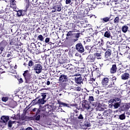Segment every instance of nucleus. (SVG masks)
<instances>
[{"label": "nucleus", "mask_w": 130, "mask_h": 130, "mask_svg": "<svg viewBox=\"0 0 130 130\" xmlns=\"http://www.w3.org/2000/svg\"><path fill=\"white\" fill-rule=\"evenodd\" d=\"M93 4H95V5H99L100 4V0H92Z\"/></svg>", "instance_id": "39"}, {"label": "nucleus", "mask_w": 130, "mask_h": 130, "mask_svg": "<svg viewBox=\"0 0 130 130\" xmlns=\"http://www.w3.org/2000/svg\"><path fill=\"white\" fill-rule=\"evenodd\" d=\"M117 76H120L121 74V69H119L118 71H117Z\"/></svg>", "instance_id": "43"}, {"label": "nucleus", "mask_w": 130, "mask_h": 130, "mask_svg": "<svg viewBox=\"0 0 130 130\" xmlns=\"http://www.w3.org/2000/svg\"><path fill=\"white\" fill-rule=\"evenodd\" d=\"M104 37L106 38H111L112 39V37L111 36V34L110 33V31L108 30L106 31L104 35Z\"/></svg>", "instance_id": "18"}, {"label": "nucleus", "mask_w": 130, "mask_h": 130, "mask_svg": "<svg viewBox=\"0 0 130 130\" xmlns=\"http://www.w3.org/2000/svg\"><path fill=\"white\" fill-rule=\"evenodd\" d=\"M114 87V82H111L110 84L108 85V88H112Z\"/></svg>", "instance_id": "33"}, {"label": "nucleus", "mask_w": 130, "mask_h": 130, "mask_svg": "<svg viewBox=\"0 0 130 130\" xmlns=\"http://www.w3.org/2000/svg\"><path fill=\"white\" fill-rule=\"evenodd\" d=\"M97 118L98 119H104V118L103 117V114H101L100 113L98 114V115L97 116Z\"/></svg>", "instance_id": "30"}, {"label": "nucleus", "mask_w": 130, "mask_h": 130, "mask_svg": "<svg viewBox=\"0 0 130 130\" xmlns=\"http://www.w3.org/2000/svg\"><path fill=\"white\" fill-rule=\"evenodd\" d=\"M26 10H18L17 13L18 17H21V16H25L26 15Z\"/></svg>", "instance_id": "14"}, {"label": "nucleus", "mask_w": 130, "mask_h": 130, "mask_svg": "<svg viewBox=\"0 0 130 130\" xmlns=\"http://www.w3.org/2000/svg\"><path fill=\"white\" fill-rule=\"evenodd\" d=\"M85 126H87V127H90V126H91V124L90 123H86L85 124Z\"/></svg>", "instance_id": "47"}, {"label": "nucleus", "mask_w": 130, "mask_h": 130, "mask_svg": "<svg viewBox=\"0 0 130 130\" xmlns=\"http://www.w3.org/2000/svg\"><path fill=\"white\" fill-rule=\"evenodd\" d=\"M110 101L111 103L112 107H113L114 109H117L120 106V104H121V100L118 98L111 99Z\"/></svg>", "instance_id": "2"}, {"label": "nucleus", "mask_w": 130, "mask_h": 130, "mask_svg": "<svg viewBox=\"0 0 130 130\" xmlns=\"http://www.w3.org/2000/svg\"><path fill=\"white\" fill-rule=\"evenodd\" d=\"M41 107H39V108H35L32 110V112H34L35 113H36L35 116H37V115H38V114H40V112L41 111V110L40 109Z\"/></svg>", "instance_id": "16"}, {"label": "nucleus", "mask_w": 130, "mask_h": 130, "mask_svg": "<svg viewBox=\"0 0 130 130\" xmlns=\"http://www.w3.org/2000/svg\"><path fill=\"white\" fill-rule=\"evenodd\" d=\"M81 34V33H77L75 34V38H80V35Z\"/></svg>", "instance_id": "44"}, {"label": "nucleus", "mask_w": 130, "mask_h": 130, "mask_svg": "<svg viewBox=\"0 0 130 130\" xmlns=\"http://www.w3.org/2000/svg\"><path fill=\"white\" fill-rule=\"evenodd\" d=\"M1 122L2 123H4V124H7V122L10 120V117L9 116H2L1 117Z\"/></svg>", "instance_id": "8"}, {"label": "nucleus", "mask_w": 130, "mask_h": 130, "mask_svg": "<svg viewBox=\"0 0 130 130\" xmlns=\"http://www.w3.org/2000/svg\"><path fill=\"white\" fill-rule=\"evenodd\" d=\"M19 83H20V84H22V83H23V82H24V81L23 80V79L22 78H20L19 80Z\"/></svg>", "instance_id": "50"}, {"label": "nucleus", "mask_w": 130, "mask_h": 130, "mask_svg": "<svg viewBox=\"0 0 130 130\" xmlns=\"http://www.w3.org/2000/svg\"><path fill=\"white\" fill-rule=\"evenodd\" d=\"M11 56V53L8 52L7 54V57H10Z\"/></svg>", "instance_id": "54"}, {"label": "nucleus", "mask_w": 130, "mask_h": 130, "mask_svg": "<svg viewBox=\"0 0 130 130\" xmlns=\"http://www.w3.org/2000/svg\"><path fill=\"white\" fill-rule=\"evenodd\" d=\"M111 18V16H109L108 17L102 18L101 20H103V23H107V22H109Z\"/></svg>", "instance_id": "21"}, {"label": "nucleus", "mask_w": 130, "mask_h": 130, "mask_svg": "<svg viewBox=\"0 0 130 130\" xmlns=\"http://www.w3.org/2000/svg\"><path fill=\"white\" fill-rule=\"evenodd\" d=\"M111 113H112V111L110 109L105 111L103 114L104 119H107V120L110 119V118H111V117L110 116Z\"/></svg>", "instance_id": "5"}, {"label": "nucleus", "mask_w": 130, "mask_h": 130, "mask_svg": "<svg viewBox=\"0 0 130 130\" xmlns=\"http://www.w3.org/2000/svg\"><path fill=\"white\" fill-rule=\"evenodd\" d=\"M95 56H93V55L92 54L89 55L87 58V60L88 62H93L95 61Z\"/></svg>", "instance_id": "11"}, {"label": "nucleus", "mask_w": 130, "mask_h": 130, "mask_svg": "<svg viewBox=\"0 0 130 130\" xmlns=\"http://www.w3.org/2000/svg\"><path fill=\"white\" fill-rule=\"evenodd\" d=\"M75 47L76 50L79 53H83V52L85 51V48H84V46H83V44H81V43H77Z\"/></svg>", "instance_id": "6"}, {"label": "nucleus", "mask_w": 130, "mask_h": 130, "mask_svg": "<svg viewBox=\"0 0 130 130\" xmlns=\"http://www.w3.org/2000/svg\"><path fill=\"white\" fill-rule=\"evenodd\" d=\"M62 9V5H61V4H56L53 7V10L52 11V13H55V12H60Z\"/></svg>", "instance_id": "7"}, {"label": "nucleus", "mask_w": 130, "mask_h": 130, "mask_svg": "<svg viewBox=\"0 0 130 130\" xmlns=\"http://www.w3.org/2000/svg\"><path fill=\"white\" fill-rule=\"evenodd\" d=\"M78 119H79V120L81 121L83 120V119H84V117H83V115H82V114H80L78 117H77Z\"/></svg>", "instance_id": "34"}, {"label": "nucleus", "mask_w": 130, "mask_h": 130, "mask_svg": "<svg viewBox=\"0 0 130 130\" xmlns=\"http://www.w3.org/2000/svg\"><path fill=\"white\" fill-rule=\"evenodd\" d=\"M128 30V26L124 25L122 27V31L123 33H126V31Z\"/></svg>", "instance_id": "25"}, {"label": "nucleus", "mask_w": 130, "mask_h": 130, "mask_svg": "<svg viewBox=\"0 0 130 130\" xmlns=\"http://www.w3.org/2000/svg\"><path fill=\"white\" fill-rule=\"evenodd\" d=\"M57 103L59 104V107H68L70 108V105L66 103L62 102L60 101H57Z\"/></svg>", "instance_id": "12"}, {"label": "nucleus", "mask_w": 130, "mask_h": 130, "mask_svg": "<svg viewBox=\"0 0 130 130\" xmlns=\"http://www.w3.org/2000/svg\"><path fill=\"white\" fill-rule=\"evenodd\" d=\"M126 83L127 85H130V80H128Z\"/></svg>", "instance_id": "61"}, {"label": "nucleus", "mask_w": 130, "mask_h": 130, "mask_svg": "<svg viewBox=\"0 0 130 130\" xmlns=\"http://www.w3.org/2000/svg\"><path fill=\"white\" fill-rule=\"evenodd\" d=\"M92 106H93V107L91 108V109H92V110H93V109L95 108V107H96V106H97V104H96V103L92 104Z\"/></svg>", "instance_id": "48"}, {"label": "nucleus", "mask_w": 130, "mask_h": 130, "mask_svg": "<svg viewBox=\"0 0 130 130\" xmlns=\"http://www.w3.org/2000/svg\"><path fill=\"white\" fill-rule=\"evenodd\" d=\"M10 45H14V46H18V42L15 40H11L10 42Z\"/></svg>", "instance_id": "22"}, {"label": "nucleus", "mask_w": 130, "mask_h": 130, "mask_svg": "<svg viewBox=\"0 0 130 130\" xmlns=\"http://www.w3.org/2000/svg\"><path fill=\"white\" fill-rule=\"evenodd\" d=\"M111 50L109 49L107 50L105 53V56L106 58H108L110 57V55H111Z\"/></svg>", "instance_id": "20"}, {"label": "nucleus", "mask_w": 130, "mask_h": 130, "mask_svg": "<svg viewBox=\"0 0 130 130\" xmlns=\"http://www.w3.org/2000/svg\"><path fill=\"white\" fill-rule=\"evenodd\" d=\"M129 78V74L128 73H125L123 74L121 76V79L122 80H128Z\"/></svg>", "instance_id": "15"}, {"label": "nucleus", "mask_w": 130, "mask_h": 130, "mask_svg": "<svg viewBox=\"0 0 130 130\" xmlns=\"http://www.w3.org/2000/svg\"><path fill=\"white\" fill-rule=\"evenodd\" d=\"M31 46H32L33 47H36V45L35 43H33L31 44Z\"/></svg>", "instance_id": "55"}, {"label": "nucleus", "mask_w": 130, "mask_h": 130, "mask_svg": "<svg viewBox=\"0 0 130 130\" xmlns=\"http://www.w3.org/2000/svg\"><path fill=\"white\" fill-rule=\"evenodd\" d=\"M114 23L115 24H117L119 23V17L118 16H117L114 19Z\"/></svg>", "instance_id": "27"}, {"label": "nucleus", "mask_w": 130, "mask_h": 130, "mask_svg": "<svg viewBox=\"0 0 130 130\" xmlns=\"http://www.w3.org/2000/svg\"><path fill=\"white\" fill-rule=\"evenodd\" d=\"M84 108L85 109H87V110H90V111H92V107L90 106V103L87 101V100L84 101Z\"/></svg>", "instance_id": "13"}, {"label": "nucleus", "mask_w": 130, "mask_h": 130, "mask_svg": "<svg viewBox=\"0 0 130 130\" xmlns=\"http://www.w3.org/2000/svg\"><path fill=\"white\" fill-rule=\"evenodd\" d=\"M25 3L26 5L25 6V9L24 10H26V12H27V10H28V9L29 8V5H30V3H29V0H25Z\"/></svg>", "instance_id": "28"}, {"label": "nucleus", "mask_w": 130, "mask_h": 130, "mask_svg": "<svg viewBox=\"0 0 130 130\" xmlns=\"http://www.w3.org/2000/svg\"><path fill=\"white\" fill-rule=\"evenodd\" d=\"M23 76L25 80V83L29 84L32 79V75L30 74L28 70L25 71L23 73Z\"/></svg>", "instance_id": "3"}, {"label": "nucleus", "mask_w": 130, "mask_h": 130, "mask_svg": "<svg viewBox=\"0 0 130 130\" xmlns=\"http://www.w3.org/2000/svg\"><path fill=\"white\" fill-rule=\"evenodd\" d=\"M85 49H87V50H89V46H85Z\"/></svg>", "instance_id": "64"}, {"label": "nucleus", "mask_w": 130, "mask_h": 130, "mask_svg": "<svg viewBox=\"0 0 130 130\" xmlns=\"http://www.w3.org/2000/svg\"><path fill=\"white\" fill-rule=\"evenodd\" d=\"M75 83L78 84V85H81V84H83V78L81 76L79 77H75Z\"/></svg>", "instance_id": "10"}, {"label": "nucleus", "mask_w": 130, "mask_h": 130, "mask_svg": "<svg viewBox=\"0 0 130 130\" xmlns=\"http://www.w3.org/2000/svg\"><path fill=\"white\" fill-rule=\"evenodd\" d=\"M11 8H13V9H16V3L15 2H12L10 5Z\"/></svg>", "instance_id": "32"}, {"label": "nucleus", "mask_w": 130, "mask_h": 130, "mask_svg": "<svg viewBox=\"0 0 130 130\" xmlns=\"http://www.w3.org/2000/svg\"><path fill=\"white\" fill-rule=\"evenodd\" d=\"M81 88L80 87H76V90H77V91H81Z\"/></svg>", "instance_id": "53"}, {"label": "nucleus", "mask_w": 130, "mask_h": 130, "mask_svg": "<svg viewBox=\"0 0 130 130\" xmlns=\"http://www.w3.org/2000/svg\"><path fill=\"white\" fill-rule=\"evenodd\" d=\"M88 101H89L90 103L93 102L94 101V97H93V96H89Z\"/></svg>", "instance_id": "37"}, {"label": "nucleus", "mask_w": 130, "mask_h": 130, "mask_svg": "<svg viewBox=\"0 0 130 130\" xmlns=\"http://www.w3.org/2000/svg\"><path fill=\"white\" fill-rule=\"evenodd\" d=\"M78 40H79L78 38H76V39H74L73 41H74V42H76V41H78Z\"/></svg>", "instance_id": "60"}, {"label": "nucleus", "mask_w": 130, "mask_h": 130, "mask_svg": "<svg viewBox=\"0 0 130 130\" xmlns=\"http://www.w3.org/2000/svg\"><path fill=\"white\" fill-rule=\"evenodd\" d=\"M114 81H116V77H113V78H112V82H114Z\"/></svg>", "instance_id": "57"}, {"label": "nucleus", "mask_w": 130, "mask_h": 130, "mask_svg": "<svg viewBox=\"0 0 130 130\" xmlns=\"http://www.w3.org/2000/svg\"><path fill=\"white\" fill-rule=\"evenodd\" d=\"M13 123H14L13 121H12L11 120L9 121V122L8 123V127H12Z\"/></svg>", "instance_id": "31"}, {"label": "nucleus", "mask_w": 130, "mask_h": 130, "mask_svg": "<svg viewBox=\"0 0 130 130\" xmlns=\"http://www.w3.org/2000/svg\"><path fill=\"white\" fill-rule=\"evenodd\" d=\"M71 2L72 1L71 0H66V5H69L71 4Z\"/></svg>", "instance_id": "49"}, {"label": "nucleus", "mask_w": 130, "mask_h": 130, "mask_svg": "<svg viewBox=\"0 0 130 130\" xmlns=\"http://www.w3.org/2000/svg\"><path fill=\"white\" fill-rule=\"evenodd\" d=\"M20 119H21V120H26L27 118H26V116H25V115H22L21 116Z\"/></svg>", "instance_id": "40"}, {"label": "nucleus", "mask_w": 130, "mask_h": 130, "mask_svg": "<svg viewBox=\"0 0 130 130\" xmlns=\"http://www.w3.org/2000/svg\"><path fill=\"white\" fill-rule=\"evenodd\" d=\"M25 130H33L31 127H28L26 128Z\"/></svg>", "instance_id": "56"}, {"label": "nucleus", "mask_w": 130, "mask_h": 130, "mask_svg": "<svg viewBox=\"0 0 130 130\" xmlns=\"http://www.w3.org/2000/svg\"><path fill=\"white\" fill-rule=\"evenodd\" d=\"M116 71H117L116 64H113L112 68L110 69L111 74H115V73H116Z\"/></svg>", "instance_id": "17"}, {"label": "nucleus", "mask_w": 130, "mask_h": 130, "mask_svg": "<svg viewBox=\"0 0 130 130\" xmlns=\"http://www.w3.org/2000/svg\"><path fill=\"white\" fill-rule=\"evenodd\" d=\"M2 100L3 102H7V101L9 100V98L3 96L2 99Z\"/></svg>", "instance_id": "36"}, {"label": "nucleus", "mask_w": 130, "mask_h": 130, "mask_svg": "<svg viewBox=\"0 0 130 130\" xmlns=\"http://www.w3.org/2000/svg\"><path fill=\"white\" fill-rule=\"evenodd\" d=\"M113 29H114L113 27H109V30H113Z\"/></svg>", "instance_id": "63"}, {"label": "nucleus", "mask_w": 130, "mask_h": 130, "mask_svg": "<svg viewBox=\"0 0 130 130\" xmlns=\"http://www.w3.org/2000/svg\"><path fill=\"white\" fill-rule=\"evenodd\" d=\"M6 46H7V41L3 40L0 43V47H3L4 49L6 48Z\"/></svg>", "instance_id": "24"}, {"label": "nucleus", "mask_w": 130, "mask_h": 130, "mask_svg": "<svg viewBox=\"0 0 130 130\" xmlns=\"http://www.w3.org/2000/svg\"><path fill=\"white\" fill-rule=\"evenodd\" d=\"M50 39L49 38H46L45 42V43H48L49 42Z\"/></svg>", "instance_id": "46"}, {"label": "nucleus", "mask_w": 130, "mask_h": 130, "mask_svg": "<svg viewBox=\"0 0 130 130\" xmlns=\"http://www.w3.org/2000/svg\"><path fill=\"white\" fill-rule=\"evenodd\" d=\"M108 82H109V79L108 78H104L102 81V85L106 86L108 84Z\"/></svg>", "instance_id": "19"}, {"label": "nucleus", "mask_w": 130, "mask_h": 130, "mask_svg": "<svg viewBox=\"0 0 130 130\" xmlns=\"http://www.w3.org/2000/svg\"><path fill=\"white\" fill-rule=\"evenodd\" d=\"M46 97H47V93H41V96L36 98L35 100L32 101V105H36L38 104V105H40V107H41V105H43V104H45V102H46V100H45V99H46Z\"/></svg>", "instance_id": "1"}, {"label": "nucleus", "mask_w": 130, "mask_h": 130, "mask_svg": "<svg viewBox=\"0 0 130 130\" xmlns=\"http://www.w3.org/2000/svg\"><path fill=\"white\" fill-rule=\"evenodd\" d=\"M103 45H104V42L103 41V40H102L100 46H103Z\"/></svg>", "instance_id": "51"}, {"label": "nucleus", "mask_w": 130, "mask_h": 130, "mask_svg": "<svg viewBox=\"0 0 130 130\" xmlns=\"http://www.w3.org/2000/svg\"><path fill=\"white\" fill-rule=\"evenodd\" d=\"M11 119H15V120H18V119H20V115L19 114H13L11 117Z\"/></svg>", "instance_id": "23"}, {"label": "nucleus", "mask_w": 130, "mask_h": 130, "mask_svg": "<svg viewBox=\"0 0 130 130\" xmlns=\"http://www.w3.org/2000/svg\"><path fill=\"white\" fill-rule=\"evenodd\" d=\"M75 76L76 77H79V76H81V74H75Z\"/></svg>", "instance_id": "62"}, {"label": "nucleus", "mask_w": 130, "mask_h": 130, "mask_svg": "<svg viewBox=\"0 0 130 130\" xmlns=\"http://www.w3.org/2000/svg\"><path fill=\"white\" fill-rule=\"evenodd\" d=\"M95 58L96 57L97 59H101V58H102L101 53H96L95 54Z\"/></svg>", "instance_id": "26"}, {"label": "nucleus", "mask_w": 130, "mask_h": 130, "mask_svg": "<svg viewBox=\"0 0 130 130\" xmlns=\"http://www.w3.org/2000/svg\"><path fill=\"white\" fill-rule=\"evenodd\" d=\"M76 48L75 47H72V52H75L76 51Z\"/></svg>", "instance_id": "52"}, {"label": "nucleus", "mask_w": 130, "mask_h": 130, "mask_svg": "<svg viewBox=\"0 0 130 130\" xmlns=\"http://www.w3.org/2000/svg\"><path fill=\"white\" fill-rule=\"evenodd\" d=\"M72 35H73V34H72L71 31L68 32V34H67V39H68V37H69V36H72Z\"/></svg>", "instance_id": "41"}, {"label": "nucleus", "mask_w": 130, "mask_h": 130, "mask_svg": "<svg viewBox=\"0 0 130 130\" xmlns=\"http://www.w3.org/2000/svg\"><path fill=\"white\" fill-rule=\"evenodd\" d=\"M47 86H49V85H50V81H48L47 82Z\"/></svg>", "instance_id": "59"}, {"label": "nucleus", "mask_w": 130, "mask_h": 130, "mask_svg": "<svg viewBox=\"0 0 130 130\" xmlns=\"http://www.w3.org/2000/svg\"><path fill=\"white\" fill-rule=\"evenodd\" d=\"M41 117V116H40V115H38L36 116V118H35V120H39L40 119V117Z\"/></svg>", "instance_id": "42"}, {"label": "nucleus", "mask_w": 130, "mask_h": 130, "mask_svg": "<svg viewBox=\"0 0 130 130\" xmlns=\"http://www.w3.org/2000/svg\"><path fill=\"white\" fill-rule=\"evenodd\" d=\"M119 118L121 120H123V119H125V116L124 115V114H122L119 116Z\"/></svg>", "instance_id": "35"}, {"label": "nucleus", "mask_w": 130, "mask_h": 130, "mask_svg": "<svg viewBox=\"0 0 130 130\" xmlns=\"http://www.w3.org/2000/svg\"><path fill=\"white\" fill-rule=\"evenodd\" d=\"M59 82H68V76L65 75H61L59 76Z\"/></svg>", "instance_id": "9"}, {"label": "nucleus", "mask_w": 130, "mask_h": 130, "mask_svg": "<svg viewBox=\"0 0 130 130\" xmlns=\"http://www.w3.org/2000/svg\"><path fill=\"white\" fill-rule=\"evenodd\" d=\"M32 69L36 74H40L42 72V65L39 63H36L33 66Z\"/></svg>", "instance_id": "4"}, {"label": "nucleus", "mask_w": 130, "mask_h": 130, "mask_svg": "<svg viewBox=\"0 0 130 130\" xmlns=\"http://www.w3.org/2000/svg\"><path fill=\"white\" fill-rule=\"evenodd\" d=\"M75 56H81V55H80V54H79V53H76L75 54Z\"/></svg>", "instance_id": "58"}, {"label": "nucleus", "mask_w": 130, "mask_h": 130, "mask_svg": "<svg viewBox=\"0 0 130 130\" xmlns=\"http://www.w3.org/2000/svg\"><path fill=\"white\" fill-rule=\"evenodd\" d=\"M38 39L40 40V41H43L44 40V38H43V36H42V35H40L38 37Z\"/></svg>", "instance_id": "29"}, {"label": "nucleus", "mask_w": 130, "mask_h": 130, "mask_svg": "<svg viewBox=\"0 0 130 130\" xmlns=\"http://www.w3.org/2000/svg\"><path fill=\"white\" fill-rule=\"evenodd\" d=\"M34 64H36L34 63L33 61H32V60H29V62H28V66L29 67H32V66H34Z\"/></svg>", "instance_id": "38"}, {"label": "nucleus", "mask_w": 130, "mask_h": 130, "mask_svg": "<svg viewBox=\"0 0 130 130\" xmlns=\"http://www.w3.org/2000/svg\"><path fill=\"white\" fill-rule=\"evenodd\" d=\"M5 50V48H3L2 47H0V54L3 53V51Z\"/></svg>", "instance_id": "45"}]
</instances>
